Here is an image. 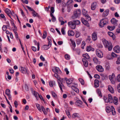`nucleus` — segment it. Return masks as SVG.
Here are the masks:
<instances>
[{
	"label": "nucleus",
	"instance_id": "cd10ccee",
	"mask_svg": "<svg viewBox=\"0 0 120 120\" xmlns=\"http://www.w3.org/2000/svg\"><path fill=\"white\" fill-rule=\"evenodd\" d=\"M82 56L88 60L90 58L89 56L87 53L83 54L82 55Z\"/></svg>",
	"mask_w": 120,
	"mask_h": 120
},
{
	"label": "nucleus",
	"instance_id": "de8ad7c7",
	"mask_svg": "<svg viewBox=\"0 0 120 120\" xmlns=\"http://www.w3.org/2000/svg\"><path fill=\"white\" fill-rule=\"evenodd\" d=\"M73 22L75 24L79 25L80 24V22L78 20H75L73 21Z\"/></svg>",
	"mask_w": 120,
	"mask_h": 120
},
{
	"label": "nucleus",
	"instance_id": "774afa93",
	"mask_svg": "<svg viewBox=\"0 0 120 120\" xmlns=\"http://www.w3.org/2000/svg\"><path fill=\"white\" fill-rule=\"evenodd\" d=\"M114 2L116 4H118L120 3V0H115Z\"/></svg>",
	"mask_w": 120,
	"mask_h": 120
},
{
	"label": "nucleus",
	"instance_id": "72a5a7b5",
	"mask_svg": "<svg viewBox=\"0 0 120 120\" xmlns=\"http://www.w3.org/2000/svg\"><path fill=\"white\" fill-rule=\"evenodd\" d=\"M108 34L113 39H114L115 38L114 37V35L111 32H108Z\"/></svg>",
	"mask_w": 120,
	"mask_h": 120
},
{
	"label": "nucleus",
	"instance_id": "c9c22d12",
	"mask_svg": "<svg viewBox=\"0 0 120 120\" xmlns=\"http://www.w3.org/2000/svg\"><path fill=\"white\" fill-rule=\"evenodd\" d=\"M93 60L94 62L95 63L97 64H99V61L98 59L96 57L94 58Z\"/></svg>",
	"mask_w": 120,
	"mask_h": 120
},
{
	"label": "nucleus",
	"instance_id": "09e8293b",
	"mask_svg": "<svg viewBox=\"0 0 120 120\" xmlns=\"http://www.w3.org/2000/svg\"><path fill=\"white\" fill-rule=\"evenodd\" d=\"M54 76L55 77H56L57 79L58 80H60V78L59 76H58V74L56 73H55L54 74Z\"/></svg>",
	"mask_w": 120,
	"mask_h": 120
},
{
	"label": "nucleus",
	"instance_id": "e2e57ef3",
	"mask_svg": "<svg viewBox=\"0 0 120 120\" xmlns=\"http://www.w3.org/2000/svg\"><path fill=\"white\" fill-rule=\"evenodd\" d=\"M7 28V26L5 25H4L2 27V29L4 31H5L6 30Z\"/></svg>",
	"mask_w": 120,
	"mask_h": 120
},
{
	"label": "nucleus",
	"instance_id": "338daca9",
	"mask_svg": "<svg viewBox=\"0 0 120 120\" xmlns=\"http://www.w3.org/2000/svg\"><path fill=\"white\" fill-rule=\"evenodd\" d=\"M117 88L118 92L120 93V83H119L118 86Z\"/></svg>",
	"mask_w": 120,
	"mask_h": 120
},
{
	"label": "nucleus",
	"instance_id": "9d476101",
	"mask_svg": "<svg viewBox=\"0 0 120 120\" xmlns=\"http://www.w3.org/2000/svg\"><path fill=\"white\" fill-rule=\"evenodd\" d=\"M21 72L23 73L28 74V72L27 69L22 67H21L20 69Z\"/></svg>",
	"mask_w": 120,
	"mask_h": 120
},
{
	"label": "nucleus",
	"instance_id": "8fccbe9b",
	"mask_svg": "<svg viewBox=\"0 0 120 120\" xmlns=\"http://www.w3.org/2000/svg\"><path fill=\"white\" fill-rule=\"evenodd\" d=\"M79 80L82 85H83L84 84V81L81 78H79Z\"/></svg>",
	"mask_w": 120,
	"mask_h": 120
},
{
	"label": "nucleus",
	"instance_id": "a18cd8bd",
	"mask_svg": "<svg viewBox=\"0 0 120 120\" xmlns=\"http://www.w3.org/2000/svg\"><path fill=\"white\" fill-rule=\"evenodd\" d=\"M10 94V91L9 89H7L6 90V94L7 95H9Z\"/></svg>",
	"mask_w": 120,
	"mask_h": 120
},
{
	"label": "nucleus",
	"instance_id": "49530a36",
	"mask_svg": "<svg viewBox=\"0 0 120 120\" xmlns=\"http://www.w3.org/2000/svg\"><path fill=\"white\" fill-rule=\"evenodd\" d=\"M36 106L40 112L41 111V107L40 105L39 104H36Z\"/></svg>",
	"mask_w": 120,
	"mask_h": 120
},
{
	"label": "nucleus",
	"instance_id": "7c9ffc66",
	"mask_svg": "<svg viewBox=\"0 0 120 120\" xmlns=\"http://www.w3.org/2000/svg\"><path fill=\"white\" fill-rule=\"evenodd\" d=\"M114 104L115 105H117L118 104V99L116 97H114L113 100Z\"/></svg>",
	"mask_w": 120,
	"mask_h": 120
},
{
	"label": "nucleus",
	"instance_id": "2eb2a0df",
	"mask_svg": "<svg viewBox=\"0 0 120 120\" xmlns=\"http://www.w3.org/2000/svg\"><path fill=\"white\" fill-rule=\"evenodd\" d=\"M92 38L94 41H95L97 39V34L95 32H94L92 34Z\"/></svg>",
	"mask_w": 120,
	"mask_h": 120
},
{
	"label": "nucleus",
	"instance_id": "473e14b6",
	"mask_svg": "<svg viewBox=\"0 0 120 120\" xmlns=\"http://www.w3.org/2000/svg\"><path fill=\"white\" fill-rule=\"evenodd\" d=\"M111 111L112 113V114L113 115H114L116 114V112L115 111L114 108L113 106L112 105L111 106Z\"/></svg>",
	"mask_w": 120,
	"mask_h": 120
},
{
	"label": "nucleus",
	"instance_id": "9b49d317",
	"mask_svg": "<svg viewBox=\"0 0 120 120\" xmlns=\"http://www.w3.org/2000/svg\"><path fill=\"white\" fill-rule=\"evenodd\" d=\"M97 70L99 72H102L104 71V69L102 67L99 65H97L96 67Z\"/></svg>",
	"mask_w": 120,
	"mask_h": 120
},
{
	"label": "nucleus",
	"instance_id": "f257e3e1",
	"mask_svg": "<svg viewBox=\"0 0 120 120\" xmlns=\"http://www.w3.org/2000/svg\"><path fill=\"white\" fill-rule=\"evenodd\" d=\"M103 42L106 48H108L109 51H111L112 48V45L110 42H109L106 40H104Z\"/></svg>",
	"mask_w": 120,
	"mask_h": 120
},
{
	"label": "nucleus",
	"instance_id": "ea45409f",
	"mask_svg": "<svg viewBox=\"0 0 120 120\" xmlns=\"http://www.w3.org/2000/svg\"><path fill=\"white\" fill-rule=\"evenodd\" d=\"M107 28L110 30H113L115 28V26H107Z\"/></svg>",
	"mask_w": 120,
	"mask_h": 120
},
{
	"label": "nucleus",
	"instance_id": "13d9d810",
	"mask_svg": "<svg viewBox=\"0 0 120 120\" xmlns=\"http://www.w3.org/2000/svg\"><path fill=\"white\" fill-rule=\"evenodd\" d=\"M52 96L54 98L56 97L57 95L54 92H52Z\"/></svg>",
	"mask_w": 120,
	"mask_h": 120
},
{
	"label": "nucleus",
	"instance_id": "20e7f679",
	"mask_svg": "<svg viewBox=\"0 0 120 120\" xmlns=\"http://www.w3.org/2000/svg\"><path fill=\"white\" fill-rule=\"evenodd\" d=\"M108 23L107 21H106L105 19H103L101 20L99 24L100 27H102L104 26Z\"/></svg>",
	"mask_w": 120,
	"mask_h": 120
},
{
	"label": "nucleus",
	"instance_id": "864d4df0",
	"mask_svg": "<svg viewBox=\"0 0 120 120\" xmlns=\"http://www.w3.org/2000/svg\"><path fill=\"white\" fill-rule=\"evenodd\" d=\"M116 63L117 64H120V58L119 57H117Z\"/></svg>",
	"mask_w": 120,
	"mask_h": 120
},
{
	"label": "nucleus",
	"instance_id": "b1692460",
	"mask_svg": "<svg viewBox=\"0 0 120 120\" xmlns=\"http://www.w3.org/2000/svg\"><path fill=\"white\" fill-rule=\"evenodd\" d=\"M81 20L82 22L85 25H88V23L87 21L85 20L83 18H82Z\"/></svg>",
	"mask_w": 120,
	"mask_h": 120
},
{
	"label": "nucleus",
	"instance_id": "69168bd1",
	"mask_svg": "<svg viewBox=\"0 0 120 120\" xmlns=\"http://www.w3.org/2000/svg\"><path fill=\"white\" fill-rule=\"evenodd\" d=\"M117 80L118 82H120V74L118 75L117 76Z\"/></svg>",
	"mask_w": 120,
	"mask_h": 120
},
{
	"label": "nucleus",
	"instance_id": "a878e982",
	"mask_svg": "<svg viewBox=\"0 0 120 120\" xmlns=\"http://www.w3.org/2000/svg\"><path fill=\"white\" fill-rule=\"evenodd\" d=\"M111 109L109 106H108L106 107V111L108 113H110L111 111Z\"/></svg>",
	"mask_w": 120,
	"mask_h": 120
},
{
	"label": "nucleus",
	"instance_id": "c03bdc74",
	"mask_svg": "<svg viewBox=\"0 0 120 120\" xmlns=\"http://www.w3.org/2000/svg\"><path fill=\"white\" fill-rule=\"evenodd\" d=\"M66 113L69 118H70L71 117V116L70 115V113L69 111L68 110H66Z\"/></svg>",
	"mask_w": 120,
	"mask_h": 120
},
{
	"label": "nucleus",
	"instance_id": "39448f33",
	"mask_svg": "<svg viewBox=\"0 0 120 120\" xmlns=\"http://www.w3.org/2000/svg\"><path fill=\"white\" fill-rule=\"evenodd\" d=\"M47 39L48 41V45H45V50H47L52 45V40L51 38L49 36L48 37Z\"/></svg>",
	"mask_w": 120,
	"mask_h": 120
},
{
	"label": "nucleus",
	"instance_id": "c85d7f7f",
	"mask_svg": "<svg viewBox=\"0 0 120 120\" xmlns=\"http://www.w3.org/2000/svg\"><path fill=\"white\" fill-rule=\"evenodd\" d=\"M58 84L60 88V90L62 91V88L63 86V84L61 82H58Z\"/></svg>",
	"mask_w": 120,
	"mask_h": 120
},
{
	"label": "nucleus",
	"instance_id": "4468645a",
	"mask_svg": "<svg viewBox=\"0 0 120 120\" xmlns=\"http://www.w3.org/2000/svg\"><path fill=\"white\" fill-rule=\"evenodd\" d=\"M82 61L83 62V65L86 67H87L88 66V63L87 60L85 58L82 59Z\"/></svg>",
	"mask_w": 120,
	"mask_h": 120
},
{
	"label": "nucleus",
	"instance_id": "aec40b11",
	"mask_svg": "<svg viewBox=\"0 0 120 120\" xmlns=\"http://www.w3.org/2000/svg\"><path fill=\"white\" fill-rule=\"evenodd\" d=\"M108 90L112 93L113 94L114 93V91L113 88L110 85L108 86Z\"/></svg>",
	"mask_w": 120,
	"mask_h": 120
},
{
	"label": "nucleus",
	"instance_id": "3c124183",
	"mask_svg": "<svg viewBox=\"0 0 120 120\" xmlns=\"http://www.w3.org/2000/svg\"><path fill=\"white\" fill-rule=\"evenodd\" d=\"M85 17L86 18V19L88 20H91V18L89 15L87 14L85 16Z\"/></svg>",
	"mask_w": 120,
	"mask_h": 120
},
{
	"label": "nucleus",
	"instance_id": "58836bf2",
	"mask_svg": "<svg viewBox=\"0 0 120 120\" xmlns=\"http://www.w3.org/2000/svg\"><path fill=\"white\" fill-rule=\"evenodd\" d=\"M55 82L54 81H50L49 82V84L51 87H52L55 84Z\"/></svg>",
	"mask_w": 120,
	"mask_h": 120
},
{
	"label": "nucleus",
	"instance_id": "ddd939ff",
	"mask_svg": "<svg viewBox=\"0 0 120 120\" xmlns=\"http://www.w3.org/2000/svg\"><path fill=\"white\" fill-rule=\"evenodd\" d=\"M5 11L9 17H10L11 19H12V18L11 17V16L10 15V14L12 15V14L10 10L8 8H7L5 10Z\"/></svg>",
	"mask_w": 120,
	"mask_h": 120
},
{
	"label": "nucleus",
	"instance_id": "7ed1b4c3",
	"mask_svg": "<svg viewBox=\"0 0 120 120\" xmlns=\"http://www.w3.org/2000/svg\"><path fill=\"white\" fill-rule=\"evenodd\" d=\"M81 11L80 9H78L74 12V14L71 18L72 19H75L79 17L81 14Z\"/></svg>",
	"mask_w": 120,
	"mask_h": 120
},
{
	"label": "nucleus",
	"instance_id": "37998d69",
	"mask_svg": "<svg viewBox=\"0 0 120 120\" xmlns=\"http://www.w3.org/2000/svg\"><path fill=\"white\" fill-rule=\"evenodd\" d=\"M79 114L77 113H74L72 115V117L73 118L78 117Z\"/></svg>",
	"mask_w": 120,
	"mask_h": 120
},
{
	"label": "nucleus",
	"instance_id": "dca6fc26",
	"mask_svg": "<svg viewBox=\"0 0 120 120\" xmlns=\"http://www.w3.org/2000/svg\"><path fill=\"white\" fill-rule=\"evenodd\" d=\"M114 51L117 53H119L120 51V47L119 46H116L114 48Z\"/></svg>",
	"mask_w": 120,
	"mask_h": 120
},
{
	"label": "nucleus",
	"instance_id": "6e6d98bb",
	"mask_svg": "<svg viewBox=\"0 0 120 120\" xmlns=\"http://www.w3.org/2000/svg\"><path fill=\"white\" fill-rule=\"evenodd\" d=\"M65 59L67 60H68L70 58V56L68 54H66L65 55Z\"/></svg>",
	"mask_w": 120,
	"mask_h": 120
},
{
	"label": "nucleus",
	"instance_id": "a19ab883",
	"mask_svg": "<svg viewBox=\"0 0 120 120\" xmlns=\"http://www.w3.org/2000/svg\"><path fill=\"white\" fill-rule=\"evenodd\" d=\"M73 2V1L72 0H69L67 2V4L68 6L70 5H72L71 3Z\"/></svg>",
	"mask_w": 120,
	"mask_h": 120
},
{
	"label": "nucleus",
	"instance_id": "1a4fd4ad",
	"mask_svg": "<svg viewBox=\"0 0 120 120\" xmlns=\"http://www.w3.org/2000/svg\"><path fill=\"white\" fill-rule=\"evenodd\" d=\"M68 25L70 26L71 28L73 29H74L76 27V25L73 22H69L68 23Z\"/></svg>",
	"mask_w": 120,
	"mask_h": 120
},
{
	"label": "nucleus",
	"instance_id": "f8f14e48",
	"mask_svg": "<svg viewBox=\"0 0 120 120\" xmlns=\"http://www.w3.org/2000/svg\"><path fill=\"white\" fill-rule=\"evenodd\" d=\"M115 77V75L114 73H112V75L109 76V79L112 83L113 84L114 83V82L113 81V78Z\"/></svg>",
	"mask_w": 120,
	"mask_h": 120
},
{
	"label": "nucleus",
	"instance_id": "f03ea898",
	"mask_svg": "<svg viewBox=\"0 0 120 120\" xmlns=\"http://www.w3.org/2000/svg\"><path fill=\"white\" fill-rule=\"evenodd\" d=\"M103 99L106 103H108L109 102L112 103L113 101V99L111 95L110 94H108V98L105 96H103Z\"/></svg>",
	"mask_w": 120,
	"mask_h": 120
},
{
	"label": "nucleus",
	"instance_id": "5701e85b",
	"mask_svg": "<svg viewBox=\"0 0 120 120\" xmlns=\"http://www.w3.org/2000/svg\"><path fill=\"white\" fill-rule=\"evenodd\" d=\"M68 34L69 36H73L74 34V33L72 31L69 30L68 32Z\"/></svg>",
	"mask_w": 120,
	"mask_h": 120
},
{
	"label": "nucleus",
	"instance_id": "4be33fe9",
	"mask_svg": "<svg viewBox=\"0 0 120 120\" xmlns=\"http://www.w3.org/2000/svg\"><path fill=\"white\" fill-rule=\"evenodd\" d=\"M71 89L75 91L77 93H78L79 92V90L75 86H71Z\"/></svg>",
	"mask_w": 120,
	"mask_h": 120
},
{
	"label": "nucleus",
	"instance_id": "423d86ee",
	"mask_svg": "<svg viewBox=\"0 0 120 120\" xmlns=\"http://www.w3.org/2000/svg\"><path fill=\"white\" fill-rule=\"evenodd\" d=\"M96 53L97 56L100 58H102L103 56V54L102 52L98 49L96 50Z\"/></svg>",
	"mask_w": 120,
	"mask_h": 120
},
{
	"label": "nucleus",
	"instance_id": "393cba45",
	"mask_svg": "<svg viewBox=\"0 0 120 120\" xmlns=\"http://www.w3.org/2000/svg\"><path fill=\"white\" fill-rule=\"evenodd\" d=\"M86 50L88 52H89L90 50H92V51H93L94 50V49L92 48L91 46H89L87 47L86 48Z\"/></svg>",
	"mask_w": 120,
	"mask_h": 120
},
{
	"label": "nucleus",
	"instance_id": "79ce46f5",
	"mask_svg": "<svg viewBox=\"0 0 120 120\" xmlns=\"http://www.w3.org/2000/svg\"><path fill=\"white\" fill-rule=\"evenodd\" d=\"M70 40L72 43V45L73 47H76V45L75 42L73 40L71 39H70Z\"/></svg>",
	"mask_w": 120,
	"mask_h": 120
},
{
	"label": "nucleus",
	"instance_id": "0eeeda50",
	"mask_svg": "<svg viewBox=\"0 0 120 120\" xmlns=\"http://www.w3.org/2000/svg\"><path fill=\"white\" fill-rule=\"evenodd\" d=\"M75 105L78 107H81V106L83 103V102L79 99H76V101L75 102Z\"/></svg>",
	"mask_w": 120,
	"mask_h": 120
},
{
	"label": "nucleus",
	"instance_id": "052dcab7",
	"mask_svg": "<svg viewBox=\"0 0 120 120\" xmlns=\"http://www.w3.org/2000/svg\"><path fill=\"white\" fill-rule=\"evenodd\" d=\"M112 56L114 57H115L117 56V55L113 52H112L111 53Z\"/></svg>",
	"mask_w": 120,
	"mask_h": 120
},
{
	"label": "nucleus",
	"instance_id": "603ef678",
	"mask_svg": "<svg viewBox=\"0 0 120 120\" xmlns=\"http://www.w3.org/2000/svg\"><path fill=\"white\" fill-rule=\"evenodd\" d=\"M80 35V33L78 31H76V34H75V36L76 38H78L79 37Z\"/></svg>",
	"mask_w": 120,
	"mask_h": 120
},
{
	"label": "nucleus",
	"instance_id": "f704fd0d",
	"mask_svg": "<svg viewBox=\"0 0 120 120\" xmlns=\"http://www.w3.org/2000/svg\"><path fill=\"white\" fill-rule=\"evenodd\" d=\"M50 16L51 17L52 20L53 22H54L56 20V19L55 17L52 14H50Z\"/></svg>",
	"mask_w": 120,
	"mask_h": 120
},
{
	"label": "nucleus",
	"instance_id": "5fc2aeb1",
	"mask_svg": "<svg viewBox=\"0 0 120 120\" xmlns=\"http://www.w3.org/2000/svg\"><path fill=\"white\" fill-rule=\"evenodd\" d=\"M51 12L50 13V14H52V13H53L54 11V7H52L51 8Z\"/></svg>",
	"mask_w": 120,
	"mask_h": 120
},
{
	"label": "nucleus",
	"instance_id": "bf43d9fd",
	"mask_svg": "<svg viewBox=\"0 0 120 120\" xmlns=\"http://www.w3.org/2000/svg\"><path fill=\"white\" fill-rule=\"evenodd\" d=\"M106 69V70H109L110 68V66L108 64H106L105 65Z\"/></svg>",
	"mask_w": 120,
	"mask_h": 120
},
{
	"label": "nucleus",
	"instance_id": "0e129e2a",
	"mask_svg": "<svg viewBox=\"0 0 120 120\" xmlns=\"http://www.w3.org/2000/svg\"><path fill=\"white\" fill-rule=\"evenodd\" d=\"M61 32L64 35L65 34V33L64 31V28H62L61 30Z\"/></svg>",
	"mask_w": 120,
	"mask_h": 120
},
{
	"label": "nucleus",
	"instance_id": "f3484780",
	"mask_svg": "<svg viewBox=\"0 0 120 120\" xmlns=\"http://www.w3.org/2000/svg\"><path fill=\"white\" fill-rule=\"evenodd\" d=\"M112 23L113 25H117V23L118 22V20H116L114 18H112L111 20Z\"/></svg>",
	"mask_w": 120,
	"mask_h": 120
},
{
	"label": "nucleus",
	"instance_id": "2f4dec72",
	"mask_svg": "<svg viewBox=\"0 0 120 120\" xmlns=\"http://www.w3.org/2000/svg\"><path fill=\"white\" fill-rule=\"evenodd\" d=\"M32 13L33 14V16L34 17H35L36 16L38 17H39V15L34 10L33 12Z\"/></svg>",
	"mask_w": 120,
	"mask_h": 120
},
{
	"label": "nucleus",
	"instance_id": "4d7b16f0",
	"mask_svg": "<svg viewBox=\"0 0 120 120\" xmlns=\"http://www.w3.org/2000/svg\"><path fill=\"white\" fill-rule=\"evenodd\" d=\"M25 89L26 91H28L29 90V88L27 85L26 84H25Z\"/></svg>",
	"mask_w": 120,
	"mask_h": 120
},
{
	"label": "nucleus",
	"instance_id": "4c0bfd02",
	"mask_svg": "<svg viewBox=\"0 0 120 120\" xmlns=\"http://www.w3.org/2000/svg\"><path fill=\"white\" fill-rule=\"evenodd\" d=\"M82 14L85 16L87 14V12L85 9H83L82 10Z\"/></svg>",
	"mask_w": 120,
	"mask_h": 120
},
{
	"label": "nucleus",
	"instance_id": "c756f323",
	"mask_svg": "<svg viewBox=\"0 0 120 120\" xmlns=\"http://www.w3.org/2000/svg\"><path fill=\"white\" fill-rule=\"evenodd\" d=\"M73 7L72 5H68L67 6V11L68 12H69L72 9Z\"/></svg>",
	"mask_w": 120,
	"mask_h": 120
},
{
	"label": "nucleus",
	"instance_id": "680f3d73",
	"mask_svg": "<svg viewBox=\"0 0 120 120\" xmlns=\"http://www.w3.org/2000/svg\"><path fill=\"white\" fill-rule=\"evenodd\" d=\"M11 24H12V25L14 27V29H16L17 28V27H16L15 25L14 24V22L13 21H11Z\"/></svg>",
	"mask_w": 120,
	"mask_h": 120
},
{
	"label": "nucleus",
	"instance_id": "bb28decb",
	"mask_svg": "<svg viewBox=\"0 0 120 120\" xmlns=\"http://www.w3.org/2000/svg\"><path fill=\"white\" fill-rule=\"evenodd\" d=\"M54 70L57 73L59 74H61V71L60 70L59 68L56 67L55 68Z\"/></svg>",
	"mask_w": 120,
	"mask_h": 120
},
{
	"label": "nucleus",
	"instance_id": "e433bc0d",
	"mask_svg": "<svg viewBox=\"0 0 120 120\" xmlns=\"http://www.w3.org/2000/svg\"><path fill=\"white\" fill-rule=\"evenodd\" d=\"M32 93L35 96H38V93L35 91L34 90L33 91V89L32 88L31 89Z\"/></svg>",
	"mask_w": 120,
	"mask_h": 120
},
{
	"label": "nucleus",
	"instance_id": "412c9836",
	"mask_svg": "<svg viewBox=\"0 0 120 120\" xmlns=\"http://www.w3.org/2000/svg\"><path fill=\"white\" fill-rule=\"evenodd\" d=\"M67 83L68 84H71L73 80V79L72 78L69 79L67 80L66 79Z\"/></svg>",
	"mask_w": 120,
	"mask_h": 120
},
{
	"label": "nucleus",
	"instance_id": "6e6552de",
	"mask_svg": "<svg viewBox=\"0 0 120 120\" xmlns=\"http://www.w3.org/2000/svg\"><path fill=\"white\" fill-rule=\"evenodd\" d=\"M97 6V3L96 2H92L91 5V9L93 10H94Z\"/></svg>",
	"mask_w": 120,
	"mask_h": 120
},
{
	"label": "nucleus",
	"instance_id": "6ab92c4d",
	"mask_svg": "<svg viewBox=\"0 0 120 120\" xmlns=\"http://www.w3.org/2000/svg\"><path fill=\"white\" fill-rule=\"evenodd\" d=\"M99 81L97 79H95L94 80V87H97L99 86Z\"/></svg>",
	"mask_w": 120,
	"mask_h": 120
},
{
	"label": "nucleus",
	"instance_id": "a211bd4d",
	"mask_svg": "<svg viewBox=\"0 0 120 120\" xmlns=\"http://www.w3.org/2000/svg\"><path fill=\"white\" fill-rule=\"evenodd\" d=\"M109 10L108 9L106 10L103 13L102 16L103 17H105L107 16L108 14Z\"/></svg>",
	"mask_w": 120,
	"mask_h": 120
}]
</instances>
